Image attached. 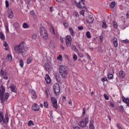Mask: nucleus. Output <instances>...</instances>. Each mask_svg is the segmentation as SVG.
<instances>
[{
  "instance_id": "1",
  "label": "nucleus",
  "mask_w": 129,
  "mask_h": 129,
  "mask_svg": "<svg viewBox=\"0 0 129 129\" xmlns=\"http://www.w3.org/2000/svg\"><path fill=\"white\" fill-rule=\"evenodd\" d=\"M59 73L62 78H67V76L68 75V68L67 66L64 64L59 66Z\"/></svg>"
},
{
  "instance_id": "2",
  "label": "nucleus",
  "mask_w": 129,
  "mask_h": 129,
  "mask_svg": "<svg viewBox=\"0 0 129 129\" xmlns=\"http://www.w3.org/2000/svg\"><path fill=\"white\" fill-rule=\"evenodd\" d=\"M14 50L17 54H22L26 51V44L25 42H21L19 45L14 47Z\"/></svg>"
},
{
  "instance_id": "3",
  "label": "nucleus",
  "mask_w": 129,
  "mask_h": 129,
  "mask_svg": "<svg viewBox=\"0 0 129 129\" xmlns=\"http://www.w3.org/2000/svg\"><path fill=\"white\" fill-rule=\"evenodd\" d=\"M39 33L40 34V36L42 37L43 39L44 40H48L49 36L48 35V32H47V30L45 28L40 27Z\"/></svg>"
},
{
  "instance_id": "4",
  "label": "nucleus",
  "mask_w": 129,
  "mask_h": 129,
  "mask_svg": "<svg viewBox=\"0 0 129 129\" xmlns=\"http://www.w3.org/2000/svg\"><path fill=\"white\" fill-rule=\"evenodd\" d=\"M0 76L2 78H3V79H5V80H8L9 79L10 75H9V72H8V71L2 69L0 71Z\"/></svg>"
},
{
  "instance_id": "5",
  "label": "nucleus",
  "mask_w": 129,
  "mask_h": 129,
  "mask_svg": "<svg viewBox=\"0 0 129 129\" xmlns=\"http://www.w3.org/2000/svg\"><path fill=\"white\" fill-rule=\"evenodd\" d=\"M9 97L10 94L9 93H5L3 95H0V100L1 103H5V102L8 101Z\"/></svg>"
},
{
  "instance_id": "6",
  "label": "nucleus",
  "mask_w": 129,
  "mask_h": 129,
  "mask_svg": "<svg viewBox=\"0 0 129 129\" xmlns=\"http://www.w3.org/2000/svg\"><path fill=\"white\" fill-rule=\"evenodd\" d=\"M2 121L8 123L9 122V114L6 113L5 114V117H4V115H3V112L0 111V122Z\"/></svg>"
},
{
  "instance_id": "7",
  "label": "nucleus",
  "mask_w": 129,
  "mask_h": 129,
  "mask_svg": "<svg viewBox=\"0 0 129 129\" xmlns=\"http://www.w3.org/2000/svg\"><path fill=\"white\" fill-rule=\"evenodd\" d=\"M88 121L89 118L88 117H86L85 119H83L79 122V125H80V126H81V127H85V126L87 125Z\"/></svg>"
},
{
  "instance_id": "8",
  "label": "nucleus",
  "mask_w": 129,
  "mask_h": 129,
  "mask_svg": "<svg viewBox=\"0 0 129 129\" xmlns=\"http://www.w3.org/2000/svg\"><path fill=\"white\" fill-rule=\"evenodd\" d=\"M51 102L52 103V105L55 109H58V102H57V99L55 98V97H52L51 98Z\"/></svg>"
},
{
  "instance_id": "9",
  "label": "nucleus",
  "mask_w": 129,
  "mask_h": 129,
  "mask_svg": "<svg viewBox=\"0 0 129 129\" xmlns=\"http://www.w3.org/2000/svg\"><path fill=\"white\" fill-rule=\"evenodd\" d=\"M53 89L54 91L55 94L56 95H59V93H60V86H59L57 83L54 84Z\"/></svg>"
},
{
  "instance_id": "10",
  "label": "nucleus",
  "mask_w": 129,
  "mask_h": 129,
  "mask_svg": "<svg viewBox=\"0 0 129 129\" xmlns=\"http://www.w3.org/2000/svg\"><path fill=\"white\" fill-rule=\"evenodd\" d=\"M75 4L78 7V9H81L85 8V3L84 2L79 1L77 2V1H75Z\"/></svg>"
},
{
  "instance_id": "11",
  "label": "nucleus",
  "mask_w": 129,
  "mask_h": 129,
  "mask_svg": "<svg viewBox=\"0 0 129 129\" xmlns=\"http://www.w3.org/2000/svg\"><path fill=\"white\" fill-rule=\"evenodd\" d=\"M72 43V38L70 35H68L66 37V44L67 47H70Z\"/></svg>"
},
{
  "instance_id": "12",
  "label": "nucleus",
  "mask_w": 129,
  "mask_h": 129,
  "mask_svg": "<svg viewBox=\"0 0 129 129\" xmlns=\"http://www.w3.org/2000/svg\"><path fill=\"white\" fill-rule=\"evenodd\" d=\"M86 21L89 24H92L93 23V21H94L93 16L91 15H89L86 17Z\"/></svg>"
},
{
  "instance_id": "13",
  "label": "nucleus",
  "mask_w": 129,
  "mask_h": 129,
  "mask_svg": "<svg viewBox=\"0 0 129 129\" xmlns=\"http://www.w3.org/2000/svg\"><path fill=\"white\" fill-rule=\"evenodd\" d=\"M32 109H33L34 111H38L40 110V106L38 104H34L32 106Z\"/></svg>"
},
{
  "instance_id": "14",
  "label": "nucleus",
  "mask_w": 129,
  "mask_h": 129,
  "mask_svg": "<svg viewBox=\"0 0 129 129\" xmlns=\"http://www.w3.org/2000/svg\"><path fill=\"white\" fill-rule=\"evenodd\" d=\"M5 92H6V88L5 86L1 85L0 86V95L5 94Z\"/></svg>"
},
{
  "instance_id": "15",
  "label": "nucleus",
  "mask_w": 129,
  "mask_h": 129,
  "mask_svg": "<svg viewBox=\"0 0 129 129\" xmlns=\"http://www.w3.org/2000/svg\"><path fill=\"white\" fill-rule=\"evenodd\" d=\"M113 46L115 48H116L118 46V43L117 42V38L115 37L113 38Z\"/></svg>"
},
{
  "instance_id": "16",
  "label": "nucleus",
  "mask_w": 129,
  "mask_h": 129,
  "mask_svg": "<svg viewBox=\"0 0 129 129\" xmlns=\"http://www.w3.org/2000/svg\"><path fill=\"white\" fill-rule=\"evenodd\" d=\"M8 18L9 19H13L14 18V12L12 9L9 10L8 13Z\"/></svg>"
},
{
  "instance_id": "17",
  "label": "nucleus",
  "mask_w": 129,
  "mask_h": 129,
  "mask_svg": "<svg viewBox=\"0 0 129 129\" xmlns=\"http://www.w3.org/2000/svg\"><path fill=\"white\" fill-rule=\"evenodd\" d=\"M45 80L47 84L51 83V78H50V76L48 75H46L45 77Z\"/></svg>"
},
{
  "instance_id": "18",
  "label": "nucleus",
  "mask_w": 129,
  "mask_h": 129,
  "mask_svg": "<svg viewBox=\"0 0 129 129\" xmlns=\"http://www.w3.org/2000/svg\"><path fill=\"white\" fill-rule=\"evenodd\" d=\"M31 98L32 99H36V98H37V95L36 94V91H35V90H31Z\"/></svg>"
},
{
  "instance_id": "19",
  "label": "nucleus",
  "mask_w": 129,
  "mask_h": 129,
  "mask_svg": "<svg viewBox=\"0 0 129 129\" xmlns=\"http://www.w3.org/2000/svg\"><path fill=\"white\" fill-rule=\"evenodd\" d=\"M125 74H124V72L123 71H120L119 72V76L121 79H123L124 78V76Z\"/></svg>"
},
{
  "instance_id": "20",
  "label": "nucleus",
  "mask_w": 129,
  "mask_h": 129,
  "mask_svg": "<svg viewBox=\"0 0 129 129\" xmlns=\"http://www.w3.org/2000/svg\"><path fill=\"white\" fill-rule=\"evenodd\" d=\"M54 41L50 40L48 42V47H49V48H53V47H54Z\"/></svg>"
},
{
  "instance_id": "21",
  "label": "nucleus",
  "mask_w": 129,
  "mask_h": 129,
  "mask_svg": "<svg viewBox=\"0 0 129 129\" xmlns=\"http://www.w3.org/2000/svg\"><path fill=\"white\" fill-rule=\"evenodd\" d=\"M44 69L46 71H49L50 69V64L48 62H46L44 64Z\"/></svg>"
},
{
  "instance_id": "22",
  "label": "nucleus",
  "mask_w": 129,
  "mask_h": 129,
  "mask_svg": "<svg viewBox=\"0 0 129 129\" xmlns=\"http://www.w3.org/2000/svg\"><path fill=\"white\" fill-rule=\"evenodd\" d=\"M11 90L12 92H17V88L16 87V86L15 85H12L10 87Z\"/></svg>"
},
{
  "instance_id": "23",
  "label": "nucleus",
  "mask_w": 129,
  "mask_h": 129,
  "mask_svg": "<svg viewBox=\"0 0 129 129\" xmlns=\"http://www.w3.org/2000/svg\"><path fill=\"white\" fill-rule=\"evenodd\" d=\"M69 30L70 32L71 36L74 37V36H75V32H74V31H73V29L71 27H70Z\"/></svg>"
},
{
  "instance_id": "24",
  "label": "nucleus",
  "mask_w": 129,
  "mask_h": 129,
  "mask_svg": "<svg viewBox=\"0 0 129 129\" xmlns=\"http://www.w3.org/2000/svg\"><path fill=\"white\" fill-rule=\"evenodd\" d=\"M122 101L125 103H126V104H127L128 106H129V99H128V98L126 99L125 97H123L122 98Z\"/></svg>"
},
{
  "instance_id": "25",
  "label": "nucleus",
  "mask_w": 129,
  "mask_h": 129,
  "mask_svg": "<svg viewBox=\"0 0 129 129\" xmlns=\"http://www.w3.org/2000/svg\"><path fill=\"white\" fill-rule=\"evenodd\" d=\"M32 61H33V57L32 56L28 57L27 59V64H31V63L32 62Z\"/></svg>"
},
{
  "instance_id": "26",
  "label": "nucleus",
  "mask_w": 129,
  "mask_h": 129,
  "mask_svg": "<svg viewBox=\"0 0 129 129\" xmlns=\"http://www.w3.org/2000/svg\"><path fill=\"white\" fill-rule=\"evenodd\" d=\"M0 39H1V40L3 41H5V40H6L5 35L4 33H3V32H0Z\"/></svg>"
},
{
  "instance_id": "27",
  "label": "nucleus",
  "mask_w": 129,
  "mask_h": 129,
  "mask_svg": "<svg viewBox=\"0 0 129 129\" xmlns=\"http://www.w3.org/2000/svg\"><path fill=\"white\" fill-rule=\"evenodd\" d=\"M107 77L109 80L113 79V75L112 74H109L107 75Z\"/></svg>"
},
{
  "instance_id": "28",
  "label": "nucleus",
  "mask_w": 129,
  "mask_h": 129,
  "mask_svg": "<svg viewBox=\"0 0 129 129\" xmlns=\"http://www.w3.org/2000/svg\"><path fill=\"white\" fill-rule=\"evenodd\" d=\"M49 31L52 35H54V36L56 35V34H55V30L54 29V28H53V27H51L50 28Z\"/></svg>"
},
{
  "instance_id": "29",
  "label": "nucleus",
  "mask_w": 129,
  "mask_h": 129,
  "mask_svg": "<svg viewBox=\"0 0 129 129\" xmlns=\"http://www.w3.org/2000/svg\"><path fill=\"white\" fill-rule=\"evenodd\" d=\"M29 25H28V23H27L26 22L25 23H24L23 24V29H29Z\"/></svg>"
},
{
  "instance_id": "30",
  "label": "nucleus",
  "mask_w": 129,
  "mask_h": 129,
  "mask_svg": "<svg viewBox=\"0 0 129 129\" xmlns=\"http://www.w3.org/2000/svg\"><path fill=\"white\" fill-rule=\"evenodd\" d=\"M5 28L7 31V33H9L10 30H9V23L8 22L5 23Z\"/></svg>"
},
{
  "instance_id": "31",
  "label": "nucleus",
  "mask_w": 129,
  "mask_h": 129,
  "mask_svg": "<svg viewBox=\"0 0 129 129\" xmlns=\"http://www.w3.org/2000/svg\"><path fill=\"white\" fill-rule=\"evenodd\" d=\"M7 60H8V61H12V60H13V57H12V55L11 54L7 55Z\"/></svg>"
},
{
  "instance_id": "32",
  "label": "nucleus",
  "mask_w": 129,
  "mask_h": 129,
  "mask_svg": "<svg viewBox=\"0 0 129 129\" xmlns=\"http://www.w3.org/2000/svg\"><path fill=\"white\" fill-rule=\"evenodd\" d=\"M86 37L88 38V39H91V34L90 33V32L87 31Z\"/></svg>"
},
{
  "instance_id": "33",
  "label": "nucleus",
  "mask_w": 129,
  "mask_h": 129,
  "mask_svg": "<svg viewBox=\"0 0 129 129\" xmlns=\"http://www.w3.org/2000/svg\"><path fill=\"white\" fill-rule=\"evenodd\" d=\"M19 65L20 67H21V68H23V67H24V60H23V59H21L19 61Z\"/></svg>"
},
{
  "instance_id": "34",
  "label": "nucleus",
  "mask_w": 129,
  "mask_h": 129,
  "mask_svg": "<svg viewBox=\"0 0 129 129\" xmlns=\"http://www.w3.org/2000/svg\"><path fill=\"white\" fill-rule=\"evenodd\" d=\"M57 60L58 61H62L63 57L62 56V55L59 54V55L57 57Z\"/></svg>"
},
{
  "instance_id": "35",
  "label": "nucleus",
  "mask_w": 129,
  "mask_h": 129,
  "mask_svg": "<svg viewBox=\"0 0 129 129\" xmlns=\"http://www.w3.org/2000/svg\"><path fill=\"white\" fill-rule=\"evenodd\" d=\"M102 23H103V24L102 26V28H103L104 29H106V28H107L106 22H105V21H103Z\"/></svg>"
},
{
  "instance_id": "36",
  "label": "nucleus",
  "mask_w": 129,
  "mask_h": 129,
  "mask_svg": "<svg viewBox=\"0 0 129 129\" xmlns=\"http://www.w3.org/2000/svg\"><path fill=\"white\" fill-rule=\"evenodd\" d=\"M13 26H14V28H15L16 29H18V28H19V27H20V25H19V23H18L15 22V23H14Z\"/></svg>"
},
{
  "instance_id": "37",
  "label": "nucleus",
  "mask_w": 129,
  "mask_h": 129,
  "mask_svg": "<svg viewBox=\"0 0 129 129\" xmlns=\"http://www.w3.org/2000/svg\"><path fill=\"white\" fill-rule=\"evenodd\" d=\"M71 47H72V50H73V51H74L75 52L77 51V48L76 47L75 45H72Z\"/></svg>"
},
{
  "instance_id": "38",
  "label": "nucleus",
  "mask_w": 129,
  "mask_h": 129,
  "mask_svg": "<svg viewBox=\"0 0 129 129\" xmlns=\"http://www.w3.org/2000/svg\"><path fill=\"white\" fill-rule=\"evenodd\" d=\"M110 7L112 9H113L114 7H115V2L114 1H113L110 4Z\"/></svg>"
},
{
  "instance_id": "39",
  "label": "nucleus",
  "mask_w": 129,
  "mask_h": 129,
  "mask_svg": "<svg viewBox=\"0 0 129 129\" xmlns=\"http://www.w3.org/2000/svg\"><path fill=\"white\" fill-rule=\"evenodd\" d=\"M44 106L46 108H47V107H48V106H49V103H48V101H45L44 102Z\"/></svg>"
},
{
  "instance_id": "40",
  "label": "nucleus",
  "mask_w": 129,
  "mask_h": 129,
  "mask_svg": "<svg viewBox=\"0 0 129 129\" xmlns=\"http://www.w3.org/2000/svg\"><path fill=\"white\" fill-rule=\"evenodd\" d=\"M113 26L115 29H116V28H117V23H116V22L114 21L113 22Z\"/></svg>"
},
{
  "instance_id": "41",
  "label": "nucleus",
  "mask_w": 129,
  "mask_h": 129,
  "mask_svg": "<svg viewBox=\"0 0 129 129\" xmlns=\"http://www.w3.org/2000/svg\"><path fill=\"white\" fill-rule=\"evenodd\" d=\"M34 125V122H33L32 120H29L28 123V125H29V126L30 125Z\"/></svg>"
},
{
  "instance_id": "42",
  "label": "nucleus",
  "mask_w": 129,
  "mask_h": 129,
  "mask_svg": "<svg viewBox=\"0 0 129 129\" xmlns=\"http://www.w3.org/2000/svg\"><path fill=\"white\" fill-rule=\"evenodd\" d=\"M48 92H49V90L46 89L45 91V95H46V97H47V98H48V97H49V95L48 94Z\"/></svg>"
},
{
  "instance_id": "43",
  "label": "nucleus",
  "mask_w": 129,
  "mask_h": 129,
  "mask_svg": "<svg viewBox=\"0 0 129 129\" xmlns=\"http://www.w3.org/2000/svg\"><path fill=\"white\" fill-rule=\"evenodd\" d=\"M104 97L105 99H106V100H109V97H108V96H107V95H106V94H104Z\"/></svg>"
},
{
  "instance_id": "44",
  "label": "nucleus",
  "mask_w": 129,
  "mask_h": 129,
  "mask_svg": "<svg viewBox=\"0 0 129 129\" xmlns=\"http://www.w3.org/2000/svg\"><path fill=\"white\" fill-rule=\"evenodd\" d=\"M5 4L6 8H9V7H10V3H9V1H8V0L6 1Z\"/></svg>"
},
{
  "instance_id": "45",
  "label": "nucleus",
  "mask_w": 129,
  "mask_h": 129,
  "mask_svg": "<svg viewBox=\"0 0 129 129\" xmlns=\"http://www.w3.org/2000/svg\"><path fill=\"white\" fill-rule=\"evenodd\" d=\"M90 127H93V120H91L89 124Z\"/></svg>"
},
{
  "instance_id": "46",
  "label": "nucleus",
  "mask_w": 129,
  "mask_h": 129,
  "mask_svg": "<svg viewBox=\"0 0 129 129\" xmlns=\"http://www.w3.org/2000/svg\"><path fill=\"white\" fill-rule=\"evenodd\" d=\"M101 81L102 82H104V81H108V80H107V78H102L101 79Z\"/></svg>"
},
{
  "instance_id": "47",
  "label": "nucleus",
  "mask_w": 129,
  "mask_h": 129,
  "mask_svg": "<svg viewBox=\"0 0 129 129\" xmlns=\"http://www.w3.org/2000/svg\"><path fill=\"white\" fill-rule=\"evenodd\" d=\"M32 38H33L34 40H36V39H37V34H33L32 35Z\"/></svg>"
},
{
  "instance_id": "48",
  "label": "nucleus",
  "mask_w": 129,
  "mask_h": 129,
  "mask_svg": "<svg viewBox=\"0 0 129 129\" xmlns=\"http://www.w3.org/2000/svg\"><path fill=\"white\" fill-rule=\"evenodd\" d=\"M73 59L74 61H76L77 60V55L76 54H74L73 55Z\"/></svg>"
},
{
  "instance_id": "49",
  "label": "nucleus",
  "mask_w": 129,
  "mask_h": 129,
  "mask_svg": "<svg viewBox=\"0 0 129 129\" xmlns=\"http://www.w3.org/2000/svg\"><path fill=\"white\" fill-rule=\"evenodd\" d=\"M30 15L32 16L33 17H35V12L34 11H32L30 12Z\"/></svg>"
},
{
  "instance_id": "50",
  "label": "nucleus",
  "mask_w": 129,
  "mask_h": 129,
  "mask_svg": "<svg viewBox=\"0 0 129 129\" xmlns=\"http://www.w3.org/2000/svg\"><path fill=\"white\" fill-rule=\"evenodd\" d=\"M78 30H80V31H82V30H83V27L82 26H78Z\"/></svg>"
},
{
  "instance_id": "51",
  "label": "nucleus",
  "mask_w": 129,
  "mask_h": 129,
  "mask_svg": "<svg viewBox=\"0 0 129 129\" xmlns=\"http://www.w3.org/2000/svg\"><path fill=\"white\" fill-rule=\"evenodd\" d=\"M84 13H85L84 10H82V11H81V12H80V14H81V15H82V16H84Z\"/></svg>"
},
{
  "instance_id": "52",
  "label": "nucleus",
  "mask_w": 129,
  "mask_h": 129,
  "mask_svg": "<svg viewBox=\"0 0 129 129\" xmlns=\"http://www.w3.org/2000/svg\"><path fill=\"white\" fill-rule=\"evenodd\" d=\"M4 47H8V46H9V44H8V43H7V42H5L4 43Z\"/></svg>"
},
{
  "instance_id": "53",
  "label": "nucleus",
  "mask_w": 129,
  "mask_h": 129,
  "mask_svg": "<svg viewBox=\"0 0 129 129\" xmlns=\"http://www.w3.org/2000/svg\"><path fill=\"white\" fill-rule=\"evenodd\" d=\"M50 10L51 13H53V12H54V8H53V7H51L50 8Z\"/></svg>"
},
{
  "instance_id": "54",
  "label": "nucleus",
  "mask_w": 129,
  "mask_h": 129,
  "mask_svg": "<svg viewBox=\"0 0 129 129\" xmlns=\"http://www.w3.org/2000/svg\"><path fill=\"white\" fill-rule=\"evenodd\" d=\"M87 59H89V60H91V57H90V55H89V54L88 53L87 54Z\"/></svg>"
},
{
  "instance_id": "55",
  "label": "nucleus",
  "mask_w": 129,
  "mask_h": 129,
  "mask_svg": "<svg viewBox=\"0 0 129 129\" xmlns=\"http://www.w3.org/2000/svg\"><path fill=\"white\" fill-rule=\"evenodd\" d=\"M110 105L111 107H114V104L112 102L110 103Z\"/></svg>"
},
{
  "instance_id": "56",
  "label": "nucleus",
  "mask_w": 129,
  "mask_h": 129,
  "mask_svg": "<svg viewBox=\"0 0 129 129\" xmlns=\"http://www.w3.org/2000/svg\"><path fill=\"white\" fill-rule=\"evenodd\" d=\"M84 114H85V108L83 109V115H84Z\"/></svg>"
},
{
  "instance_id": "57",
  "label": "nucleus",
  "mask_w": 129,
  "mask_h": 129,
  "mask_svg": "<svg viewBox=\"0 0 129 129\" xmlns=\"http://www.w3.org/2000/svg\"><path fill=\"white\" fill-rule=\"evenodd\" d=\"M63 26H64V27H68V25H67V23L66 22H63Z\"/></svg>"
},
{
  "instance_id": "58",
  "label": "nucleus",
  "mask_w": 129,
  "mask_h": 129,
  "mask_svg": "<svg viewBox=\"0 0 129 129\" xmlns=\"http://www.w3.org/2000/svg\"><path fill=\"white\" fill-rule=\"evenodd\" d=\"M55 1L58 3H62V2H64V0H55Z\"/></svg>"
},
{
  "instance_id": "59",
  "label": "nucleus",
  "mask_w": 129,
  "mask_h": 129,
  "mask_svg": "<svg viewBox=\"0 0 129 129\" xmlns=\"http://www.w3.org/2000/svg\"><path fill=\"white\" fill-rule=\"evenodd\" d=\"M69 104H70V105H72V100H70L69 101Z\"/></svg>"
},
{
  "instance_id": "60",
  "label": "nucleus",
  "mask_w": 129,
  "mask_h": 129,
  "mask_svg": "<svg viewBox=\"0 0 129 129\" xmlns=\"http://www.w3.org/2000/svg\"><path fill=\"white\" fill-rule=\"evenodd\" d=\"M123 43H129V41L127 40H123Z\"/></svg>"
},
{
  "instance_id": "61",
  "label": "nucleus",
  "mask_w": 129,
  "mask_h": 129,
  "mask_svg": "<svg viewBox=\"0 0 129 129\" xmlns=\"http://www.w3.org/2000/svg\"><path fill=\"white\" fill-rule=\"evenodd\" d=\"M65 57L66 58V59H67V60H68V61H69L70 59H69V56L67 55H65Z\"/></svg>"
},
{
  "instance_id": "62",
  "label": "nucleus",
  "mask_w": 129,
  "mask_h": 129,
  "mask_svg": "<svg viewBox=\"0 0 129 129\" xmlns=\"http://www.w3.org/2000/svg\"><path fill=\"white\" fill-rule=\"evenodd\" d=\"M116 126H117V128H119L120 127V125H119V123H117L116 124Z\"/></svg>"
},
{
  "instance_id": "63",
  "label": "nucleus",
  "mask_w": 129,
  "mask_h": 129,
  "mask_svg": "<svg viewBox=\"0 0 129 129\" xmlns=\"http://www.w3.org/2000/svg\"><path fill=\"white\" fill-rule=\"evenodd\" d=\"M60 48L62 49V50H65V47L62 45L60 46Z\"/></svg>"
},
{
  "instance_id": "64",
  "label": "nucleus",
  "mask_w": 129,
  "mask_h": 129,
  "mask_svg": "<svg viewBox=\"0 0 129 129\" xmlns=\"http://www.w3.org/2000/svg\"><path fill=\"white\" fill-rule=\"evenodd\" d=\"M74 129H81L80 127H78V126H76L74 128Z\"/></svg>"
}]
</instances>
